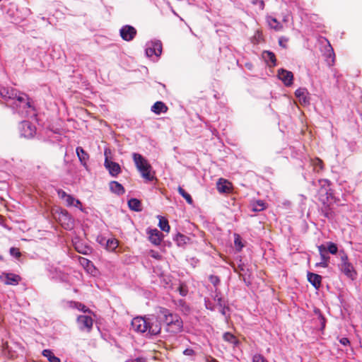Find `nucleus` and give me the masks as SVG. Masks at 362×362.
<instances>
[{
    "instance_id": "nucleus-1",
    "label": "nucleus",
    "mask_w": 362,
    "mask_h": 362,
    "mask_svg": "<svg viewBox=\"0 0 362 362\" xmlns=\"http://www.w3.org/2000/svg\"><path fill=\"white\" fill-rule=\"evenodd\" d=\"M0 95L6 100H12V107L21 117L35 116V109L31 105L28 95L19 93L12 88L2 87L0 88Z\"/></svg>"
},
{
    "instance_id": "nucleus-2",
    "label": "nucleus",
    "mask_w": 362,
    "mask_h": 362,
    "mask_svg": "<svg viewBox=\"0 0 362 362\" xmlns=\"http://www.w3.org/2000/svg\"><path fill=\"white\" fill-rule=\"evenodd\" d=\"M158 317L167 326V330L173 334H177L182 330L183 322L179 315L172 313L165 308H159Z\"/></svg>"
},
{
    "instance_id": "nucleus-3",
    "label": "nucleus",
    "mask_w": 362,
    "mask_h": 362,
    "mask_svg": "<svg viewBox=\"0 0 362 362\" xmlns=\"http://www.w3.org/2000/svg\"><path fill=\"white\" fill-rule=\"evenodd\" d=\"M132 158L138 170L141 173V176L146 181H152L154 179V177L151 175V166L148 163L147 160L141 154L137 153H134L132 154Z\"/></svg>"
},
{
    "instance_id": "nucleus-4",
    "label": "nucleus",
    "mask_w": 362,
    "mask_h": 362,
    "mask_svg": "<svg viewBox=\"0 0 362 362\" xmlns=\"http://www.w3.org/2000/svg\"><path fill=\"white\" fill-rule=\"evenodd\" d=\"M318 182L320 185V188L318 190V200L322 205L325 204L331 203V200H334V202H337L332 190L330 188V182L327 180H320Z\"/></svg>"
},
{
    "instance_id": "nucleus-5",
    "label": "nucleus",
    "mask_w": 362,
    "mask_h": 362,
    "mask_svg": "<svg viewBox=\"0 0 362 362\" xmlns=\"http://www.w3.org/2000/svg\"><path fill=\"white\" fill-rule=\"evenodd\" d=\"M110 153V151L106 148L105 150V158L104 161V166L108 170L111 176L117 177L121 173V167L117 163L109 159L108 154Z\"/></svg>"
},
{
    "instance_id": "nucleus-6",
    "label": "nucleus",
    "mask_w": 362,
    "mask_h": 362,
    "mask_svg": "<svg viewBox=\"0 0 362 362\" xmlns=\"http://www.w3.org/2000/svg\"><path fill=\"white\" fill-rule=\"evenodd\" d=\"M19 130L21 136L33 138L36 133V127L29 121H23L20 123Z\"/></svg>"
},
{
    "instance_id": "nucleus-7",
    "label": "nucleus",
    "mask_w": 362,
    "mask_h": 362,
    "mask_svg": "<svg viewBox=\"0 0 362 362\" xmlns=\"http://www.w3.org/2000/svg\"><path fill=\"white\" fill-rule=\"evenodd\" d=\"M160 320L158 317L152 316L151 317L148 318V329L147 334L149 335H157L160 332L161 330V325Z\"/></svg>"
},
{
    "instance_id": "nucleus-8",
    "label": "nucleus",
    "mask_w": 362,
    "mask_h": 362,
    "mask_svg": "<svg viewBox=\"0 0 362 362\" xmlns=\"http://www.w3.org/2000/svg\"><path fill=\"white\" fill-rule=\"evenodd\" d=\"M132 329L141 333H144L147 332L148 329V318L142 317H134L132 320Z\"/></svg>"
},
{
    "instance_id": "nucleus-9",
    "label": "nucleus",
    "mask_w": 362,
    "mask_h": 362,
    "mask_svg": "<svg viewBox=\"0 0 362 362\" xmlns=\"http://www.w3.org/2000/svg\"><path fill=\"white\" fill-rule=\"evenodd\" d=\"M121 37L125 41H132L136 35V30L132 25H126L119 30Z\"/></svg>"
},
{
    "instance_id": "nucleus-10",
    "label": "nucleus",
    "mask_w": 362,
    "mask_h": 362,
    "mask_svg": "<svg viewBox=\"0 0 362 362\" xmlns=\"http://www.w3.org/2000/svg\"><path fill=\"white\" fill-rule=\"evenodd\" d=\"M77 323L81 330L90 332L93 327V320L90 316L79 315L77 318Z\"/></svg>"
},
{
    "instance_id": "nucleus-11",
    "label": "nucleus",
    "mask_w": 362,
    "mask_h": 362,
    "mask_svg": "<svg viewBox=\"0 0 362 362\" xmlns=\"http://www.w3.org/2000/svg\"><path fill=\"white\" fill-rule=\"evenodd\" d=\"M162 53V43L160 41L151 42L146 49V54L148 57L153 55L159 57Z\"/></svg>"
},
{
    "instance_id": "nucleus-12",
    "label": "nucleus",
    "mask_w": 362,
    "mask_h": 362,
    "mask_svg": "<svg viewBox=\"0 0 362 362\" xmlns=\"http://www.w3.org/2000/svg\"><path fill=\"white\" fill-rule=\"evenodd\" d=\"M295 95L298 99L299 103L304 105H310V97L308 90L305 88H300L295 91Z\"/></svg>"
},
{
    "instance_id": "nucleus-13",
    "label": "nucleus",
    "mask_w": 362,
    "mask_h": 362,
    "mask_svg": "<svg viewBox=\"0 0 362 362\" xmlns=\"http://www.w3.org/2000/svg\"><path fill=\"white\" fill-rule=\"evenodd\" d=\"M338 267L340 271L348 278L354 279L356 277L357 273L350 262L346 264H339Z\"/></svg>"
},
{
    "instance_id": "nucleus-14",
    "label": "nucleus",
    "mask_w": 362,
    "mask_h": 362,
    "mask_svg": "<svg viewBox=\"0 0 362 362\" xmlns=\"http://www.w3.org/2000/svg\"><path fill=\"white\" fill-rule=\"evenodd\" d=\"M278 76L286 86H290L292 85L293 74L291 71L281 69L278 71Z\"/></svg>"
},
{
    "instance_id": "nucleus-15",
    "label": "nucleus",
    "mask_w": 362,
    "mask_h": 362,
    "mask_svg": "<svg viewBox=\"0 0 362 362\" xmlns=\"http://www.w3.org/2000/svg\"><path fill=\"white\" fill-rule=\"evenodd\" d=\"M0 279L7 285H17L19 284L21 278L19 275L10 273H4L0 276Z\"/></svg>"
},
{
    "instance_id": "nucleus-16",
    "label": "nucleus",
    "mask_w": 362,
    "mask_h": 362,
    "mask_svg": "<svg viewBox=\"0 0 362 362\" xmlns=\"http://www.w3.org/2000/svg\"><path fill=\"white\" fill-rule=\"evenodd\" d=\"M59 221L62 227L66 230H71L73 228V219L66 210L61 212Z\"/></svg>"
},
{
    "instance_id": "nucleus-17",
    "label": "nucleus",
    "mask_w": 362,
    "mask_h": 362,
    "mask_svg": "<svg viewBox=\"0 0 362 362\" xmlns=\"http://www.w3.org/2000/svg\"><path fill=\"white\" fill-rule=\"evenodd\" d=\"M149 240L155 245H159L162 241L163 234L156 228L148 230Z\"/></svg>"
},
{
    "instance_id": "nucleus-18",
    "label": "nucleus",
    "mask_w": 362,
    "mask_h": 362,
    "mask_svg": "<svg viewBox=\"0 0 362 362\" xmlns=\"http://www.w3.org/2000/svg\"><path fill=\"white\" fill-rule=\"evenodd\" d=\"M216 187L220 193H229L230 192V182L223 178L218 179Z\"/></svg>"
},
{
    "instance_id": "nucleus-19",
    "label": "nucleus",
    "mask_w": 362,
    "mask_h": 362,
    "mask_svg": "<svg viewBox=\"0 0 362 362\" xmlns=\"http://www.w3.org/2000/svg\"><path fill=\"white\" fill-rule=\"evenodd\" d=\"M308 281L316 288L318 289L321 286L322 276L319 274L308 272Z\"/></svg>"
},
{
    "instance_id": "nucleus-20",
    "label": "nucleus",
    "mask_w": 362,
    "mask_h": 362,
    "mask_svg": "<svg viewBox=\"0 0 362 362\" xmlns=\"http://www.w3.org/2000/svg\"><path fill=\"white\" fill-rule=\"evenodd\" d=\"M330 204L331 203L322 205L320 209V214L328 220L333 219L334 216V213L330 207Z\"/></svg>"
},
{
    "instance_id": "nucleus-21",
    "label": "nucleus",
    "mask_w": 362,
    "mask_h": 362,
    "mask_svg": "<svg viewBox=\"0 0 362 362\" xmlns=\"http://www.w3.org/2000/svg\"><path fill=\"white\" fill-rule=\"evenodd\" d=\"M262 58L270 66H276V59L274 52L271 51H264L262 53Z\"/></svg>"
},
{
    "instance_id": "nucleus-22",
    "label": "nucleus",
    "mask_w": 362,
    "mask_h": 362,
    "mask_svg": "<svg viewBox=\"0 0 362 362\" xmlns=\"http://www.w3.org/2000/svg\"><path fill=\"white\" fill-rule=\"evenodd\" d=\"M151 110L155 114L160 115V113L166 112L168 108L164 103L161 101H157L153 105Z\"/></svg>"
},
{
    "instance_id": "nucleus-23",
    "label": "nucleus",
    "mask_w": 362,
    "mask_h": 362,
    "mask_svg": "<svg viewBox=\"0 0 362 362\" xmlns=\"http://www.w3.org/2000/svg\"><path fill=\"white\" fill-rule=\"evenodd\" d=\"M110 189L112 192L118 195H122L125 192L124 187L117 181H111L110 182Z\"/></svg>"
},
{
    "instance_id": "nucleus-24",
    "label": "nucleus",
    "mask_w": 362,
    "mask_h": 362,
    "mask_svg": "<svg viewBox=\"0 0 362 362\" xmlns=\"http://www.w3.org/2000/svg\"><path fill=\"white\" fill-rule=\"evenodd\" d=\"M76 151L81 163L83 166H86V163L89 159V155L81 146L77 147Z\"/></svg>"
},
{
    "instance_id": "nucleus-25",
    "label": "nucleus",
    "mask_w": 362,
    "mask_h": 362,
    "mask_svg": "<svg viewBox=\"0 0 362 362\" xmlns=\"http://www.w3.org/2000/svg\"><path fill=\"white\" fill-rule=\"evenodd\" d=\"M326 57L329 65L332 66L334 62L335 54L334 49L329 42L327 46L326 47Z\"/></svg>"
},
{
    "instance_id": "nucleus-26",
    "label": "nucleus",
    "mask_w": 362,
    "mask_h": 362,
    "mask_svg": "<svg viewBox=\"0 0 362 362\" xmlns=\"http://www.w3.org/2000/svg\"><path fill=\"white\" fill-rule=\"evenodd\" d=\"M128 206L131 210L134 211H141L142 210L141 202L136 198L130 199L128 201Z\"/></svg>"
},
{
    "instance_id": "nucleus-27",
    "label": "nucleus",
    "mask_w": 362,
    "mask_h": 362,
    "mask_svg": "<svg viewBox=\"0 0 362 362\" xmlns=\"http://www.w3.org/2000/svg\"><path fill=\"white\" fill-rule=\"evenodd\" d=\"M223 339L224 341L233 344L234 346H236L239 344V340L230 332H225L223 335Z\"/></svg>"
},
{
    "instance_id": "nucleus-28",
    "label": "nucleus",
    "mask_w": 362,
    "mask_h": 362,
    "mask_svg": "<svg viewBox=\"0 0 362 362\" xmlns=\"http://www.w3.org/2000/svg\"><path fill=\"white\" fill-rule=\"evenodd\" d=\"M267 23L271 28L276 31L281 30L283 28L281 24L275 18L268 17Z\"/></svg>"
},
{
    "instance_id": "nucleus-29",
    "label": "nucleus",
    "mask_w": 362,
    "mask_h": 362,
    "mask_svg": "<svg viewBox=\"0 0 362 362\" xmlns=\"http://www.w3.org/2000/svg\"><path fill=\"white\" fill-rule=\"evenodd\" d=\"M42 355L47 358L49 362H61L60 358L55 356L54 353L49 349L43 350Z\"/></svg>"
},
{
    "instance_id": "nucleus-30",
    "label": "nucleus",
    "mask_w": 362,
    "mask_h": 362,
    "mask_svg": "<svg viewBox=\"0 0 362 362\" xmlns=\"http://www.w3.org/2000/svg\"><path fill=\"white\" fill-rule=\"evenodd\" d=\"M317 249L320 255L321 260L329 263L330 257L326 251L325 245H320L317 246Z\"/></svg>"
},
{
    "instance_id": "nucleus-31",
    "label": "nucleus",
    "mask_w": 362,
    "mask_h": 362,
    "mask_svg": "<svg viewBox=\"0 0 362 362\" xmlns=\"http://www.w3.org/2000/svg\"><path fill=\"white\" fill-rule=\"evenodd\" d=\"M158 217H159L158 226L160 227V228L163 231L169 232L170 227L169 226L168 220L164 218L162 216H158Z\"/></svg>"
},
{
    "instance_id": "nucleus-32",
    "label": "nucleus",
    "mask_w": 362,
    "mask_h": 362,
    "mask_svg": "<svg viewBox=\"0 0 362 362\" xmlns=\"http://www.w3.org/2000/svg\"><path fill=\"white\" fill-rule=\"evenodd\" d=\"M325 248L327 253L336 255L338 252V247L334 243L327 242Z\"/></svg>"
},
{
    "instance_id": "nucleus-33",
    "label": "nucleus",
    "mask_w": 362,
    "mask_h": 362,
    "mask_svg": "<svg viewBox=\"0 0 362 362\" xmlns=\"http://www.w3.org/2000/svg\"><path fill=\"white\" fill-rule=\"evenodd\" d=\"M177 191L179 194L186 200V202L192 204L193 203V199L189 194L185 192V190L180 186L178 187Z\"/></svg>"
},
{
    "instance_id": "nucleus-34",
    "label": "nucleus",
    "mask_w": 362,
    "mask_h": 362,
    "mask_svg": "<svg viewBox=\"0 0 362 362\" xmlns=\"http://www.w3.org/2000/svg\"><path fill=\"white\" fill-rule=\"evenodd\" d=\"M189 238L186 235L181 233H177L174 238V240L179 246H182L186 244Z\"/></svg>"
},
{
    "instance_id": "nucleus-35",
    "label": "nucleus",
    "mask_w": 362,
    "mask_h": 362,
    "mask_svg": "<svg viewBox=\"0 0 362 362\" xmlns=\"http://www.w3.org/2000/svg\"><path fill=\"white\" fill-rule=\"evenodd\" d=\"M265 209V203L262 200H257L252 204V211H261Z\"/></svg>"
},
{
    "instance_id": "nucleus-36",
    "label": "nucleus",
    "mask_w": 362,
    "mask_h": 362,
    "mask_svg": "<svg viewBox=\"0 0 362 362\" xmlns=\"http://www.w3.org/2000/svg\"><path fill=\"white\" fill-rule=\"evenodd\" d=\"M312 164L315 172L318 173L323 169L322 161L319 158H315L314 160H313Z\"/></svg>"
},
{
    "instance_id": "nucleus-37",
    "label": "nucleus",
    "mask_w": 362,
    "mask_h": 362,
    "mask_svg": "<svg viewBox=\"0 0 362 362\" xmlns=\"http://www.w3.org/2000/svg\"><path fill=\"white\" fill-rule=\"evenodd\" d=\"M338 254H339V257L340 262H341L339 264H343L345 263L346 264V263L349 262L348 256L343 250H339Z\"/></svg>"
},
{
    "instance_id": "nucleus-38",
    "label": "nucleus",
    "mask_w": 362,
    "mask_h": 362,
    "mask_svg": "<svg viewBox=\"0 0 362 362\" xmlns=\"http://www.w3.org/2000/svg\"><path fill=\"white\" fill-rule=\"evenodd\" d=\"M234 244L238 251H240L243 247L241 238L239 235L235 234Z\"/></svg>"
},
{
    "instance_id": "nucleus-39",
    "label": "nucleus",
    "mask_w": 362,
    "mask_h": 362,
    "mask_svg": "<svg viewBox=\"0 0 362 362\" xmlns=\"http://www.w3.org/2000/svg\"><path fill=\"white\" fill-rule=\"evenodd\" d=\"M118 245L117 240L112 238V239H108L107 240V248L110 250H115Z\"/></svg>"
},
{
    "instance_id": "nucleus-40",
    "label": "nucleus",
    "mask_w": 362,
    "mask_h": 362,
    "mask_svg": "<svg viewBox=\"0 0 362 362\" xmlns=\"http://www.w3.org/2000/svg\"><path fill=\"white\" fill-rule=\"evenodd\" d=\"M214 300L217 303V305L219 306V308H223V306H225L226 305L224 300L218 293H216L214 297Z\"/></svg>"
},
{
    "instance_id": "nucleus-41",
    "label": "nucleus",
    "mask_w": 362,
    "mask_h": 362,
    "mask_svg": "<svg viewBox=\"0 0 362 362\" xmlns=\"http://www.w3.org/2000/svg\"><path fill=\"white\" fill-rule=\"evenodd\" d=\"M75 248L76 250L79 252V253H81V254H83V255H86L87 254L88 252V250H89L88 248L87 247H82V245L80 244V243H76L75 245Z\"/></svg>"
},
{
    "instance_id": "nucleus-42",
    "label": "nucleus",
    "mask_w": 362,
    "mask_h": 362,
    "mask_svg": "<svg viewBox=\"0 0 362 362\" xmlns=\"http://www.w3.org/2000/svg\"><path fill=\"white\" fill-rule=\"evenodd\" d=\"M209 281L215 287H216L220 283L219 277L214 275L209 276Z\"/></svg>"
},
{
    "instance_id": "nucleus-43",
    "label": "nucleus",
    "mask_w": 362,
    "mask_h": 362,
    "mask_svg": "<svg viewBox=\"0 0 362 362\" xmlns=\"http://www.w3.org/2000/svg\"><path fill=\"white\" fill-rule=\"evenodd\" d=\"M252 362H268L261 354H256L252 358Z\"/></svg>"
},
{
    "instance_id": "nucleus-44",
    "label": "nucleus",
    "mask_w": 362,
    "mask_h": 362,
    "mask_svg": "<svg viewBox=\"0 0 362 362\" xmlns=\"http://www.w3.org/2000/svg\"><path fill=\"white\" fill-rule=\"evenodd\" d=\"M10 254H11V255H12L16 258L20 257L21 255L19 250L16 247H11L10 248Z\"/></svg>"
},
{
    "instance_id": "nucleus-45",
    "label": "nucleus",
    "mask_w": 362,
    "mask_h": 362,
    "mask_svg": "<svg viewBox=\"0 0 362 362\" xmlns=\"http://www.w3.org/2000/svg\"><path fill=\"white\" fill-rule=\"evenodd\" d=\"M65 201L66 202L67 206H71L75 204L76 199L73 196L69 194L68 197L65 199Z\"/></svg>"
},
{
    "instance_id": "nucleus-46",
    "label": "nucleus",
    "mask_w": 362,
    "mask_h": 362,
    "mask_svg": "<svg viewBox=\"0 0 362 362\" xmlns=\"http://www.w3.org/2000/svg\"><path fill=\"white\" fill-rule=\"evenodd\" d=\"M149 255L152 258H154V259H158V260L160 259L162 257V256L160 255V254L158 252L153 250H151L150 251Z\"/></svg>"
},
{
    "instance_id": "nucleus-47",
    "label": "nucleus",
    "mask_w": 362,
    "mask_h": 362,
    "mask_svg": "<svg viewBox=\"0 0 362 362\" xmlns=\"http://www.w3.org/2000/svg\"><path fill=\"white\" fill-rule=\"evenodd\" d=\"M57 194H58L59 197L62 199H66L68 197V196H69V194H66L62 189H58L57 190Z\"/></svg>"
},
{
    "instance_id": "nucleus-48",
    "label": "nucleus",
    "mask_w": 362,
    "mask_h": 362,
    "mask_svg": "<svg viewBox=\"0 0 362 362\" xmlns=\"http://www.w3.org/2000/svg\"><path fill=\"white\" fill-rule=\"evenodd\" d=\"M74 303L76 305V308L78 310H82L84 313L89 311V309L86 308L83 304L80 303Z\"/></svg>"
},
{
    "instance_id": "nucleus-49",
    "label": "nucleus",
    "mask_w": 362,
    "mask_h": 362,
    "mask_svg": "<svg viewBox=\"0 0 362 362\" xmlns=\"http://www.w3.org/2000/svg\"><path fill=\"white\" fill-rule=\"evenodd\" d=\"M287 41H288L287 38H286L284 37H281L279 40V44L280 46L285 48V47H286V43L287 42Z\"/></svg>"
},
{
    "instance_id": "nucleus-50",
    "label": "nucleus",
    "mask_w": 362,
    "mask_h": 362,
    "mask_svg": "<svg viewBox=\"0 0 362 362\" xmlns=\"http://www.w3.org/2000/svg\"><path fill=\"white\" fill-rule=\"evenodd\" d=\"M179 291L181 296H185L187 294V289L185 286H180L179 287Z\"/></svg>"
},
{
    "instance_id": "nucleus-51",
    "label": "nucleus",
    "mask_w": 362,
    "mask_h": 362,
    "mask_svg": "<svg viewBox=\"0 0 362 362\" xmlns=\"http://www.w3.org/2000/svg\"><path fill=\"white\" fill-rule=\"evenodd\" d=\"M81 264L88 267L89 266H93L92 262L86 258H82L81 261Z\"/></svg>"
},
{
    "instance_id": "nucleus-52",
    "label": "nucleus",
    "mask_w": 362,
    "mask_h": 362,
    "mask_svg": "<svg viewBox=\"0 0 362 362\" xmlns=\"http://www.w3.org/2000/svg\"><path fill=\"white\" fill-rule=\"evenodd\" d=\"M340 344H341L343 346H348L350 344V341L348 338L343 337L339 339Z\"/></svg>"
},
{
    "instance_id": "nucleus-53",
    "label": "nucleus",
    "mask_w": 362,
    "mask_h": 362,
    "mask_svg": "<svg viewBox=\"0 0 362 362\" xmlns=\"http://www.w3.org/2000/svg\"><path fill=\"white\" fill-rule=\"evenodd\" d=\"M183 354L186 356H192L194 355V351L193 349H186L184 351H183Z\"/></svg>"
},
{
    "instance_id": "nucleus-54",
    "label": "nucleus",
    "mask_w": 362,
    "mask_h": 362,
    "mask_svg": "<svg viewBox=\"0 0 362 362\" xmlns=\"http://www.w3.org/2000/svg\"><path fill=\"white\" fill-rule=\"evenodd\" d=\"M316 267H324V268H326L328 267V263L321 260L320 262H318L315 264Z\"/></svg>"
},
{
    "instance_id": "nucleus-55",
    "label": "nucleus",
    "mask_w": 362,
    "mask_h": 362,
    "mask_svg": "<svg viewBox=\"0 0 362 362\" xmlns=\"http://www.w3.org/2000/svg\"><path fill=\"white\" fill-rule=\"evenodd\" d=\"M206 308L207 309H210L211 310H214V308L211 305V303L209 301H205Z\"/></svg>"
},
{
    "instance_id": "nucleus-56",
    "label": "nucleus",
    "mask_w": 362,
    "mask_h": 362,
    "mask_svg": "<svg viewBox=\"0 0 362 362\" xmlns=\"http://www.w3.org/2000/svg\"><path fill=\"white\" fill-rule=\"evenodd\" d=\"M320 318L321 321L322 329H323L325 326V319L322 315H320Z\"/></svg>"
},
{
    "instance_id": "nucleus-57",
    "label": "nucleus",
    "mask_w": 362,
    "mask_h": 362,
    "mask_svg": "<svg viewBox=\"0 0 362 362\" xmlns=\"http://www.w3.org/2000/svg\"><path fill=\"white\" fill-rule=\"evenodd\" d=\"M73 206L81 209L82 204L78 199H76L75 204H74Z\"/></svg>"
},
{
    "instance_id": "nucleus-58",
    "label": "nucleus",
    "mask_w": 362,
    "mask_h": 362,
    "mask_svg": "<svg viewBox=\"0 0 362 362\" xmlns=\"http://www.w3.org/2000/svg\"><path fill=\"white\" fill-rule=\"evenodd\" d=\"M225 308H226V305L225 306H223V308H220V312L223 314V315H225Z\"/></svg>"
},
{
    "instance_id": "nucleus-59",
    "label": "nucleus",
    "mask_w": 362,
    "mask_h": 362,
    "mask_svg": "<svg viewBox=\"0 0 362 362\" xmlns=\"http://www.w3.org/2000/svg\"><path fill=\"white\" fill-rule=\"evenodd\" d=\"M132 362H144L143 360L140 358H137L134 359Z\"/></svg>"
}]
</instances>
